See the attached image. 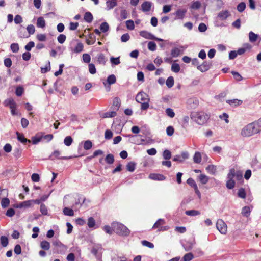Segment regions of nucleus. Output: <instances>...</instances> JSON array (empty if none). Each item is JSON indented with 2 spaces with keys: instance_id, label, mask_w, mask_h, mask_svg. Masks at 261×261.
<instances>
[{
  "instance_id": "nucleus-41",
  "label": "nucleus",
  "mask_w": 261,
  "mask_h": 261,
  "mask_svg": "<svg viewBox=\"0 0 261 261\" xmlns=\"http://www.w3.org/2000/svg\"><path fill=\"white\" fill-rule=\"evenodd\" d=\"M193 258V254L192 253L190 252L185 254L184 256H183L182 259L183 261H191Z\"/></svg>"
},
{
  "instance_id": "nucleus-36",
  "label": "nucleus",
  "mask_w": 261,
  "mask_h": 261,
  "mask_svg": "<svg viewBox=\"0 0 261 261\" xmlns=\"http://www.w3.org/2000/svg\"><path fill=\"white\" fill-rule=\"evenodd\" d=\"M107 82L109 85L114 84L116 82V78L114 74L110 75L108 77Z\"/></svg>"
},
{
  "instance_id": "nucleus-60",
  "label": "nucleus",
  "mask_w": 261,
  "mask_h": 261,
  "mask_svg": "<svg viewBox=\"0 0 261 261\" xmlns=\"http://www.w3.org/2000/svg\"><path fill=\"white\" fill-rule=\"evenodd\" d=\"M103 230L109 234H112L113 233V230L112 227H111L109 225H106L103 227Z\"/></svg>"
},
{
  "instance_id": "nucleus-53",
  "label": "nucleus",
  "mask_w": 261,
  "mask_h": 261,
  "mask_svg": "<svg viewBox=\"0 0 261 261\" xmlns=\"http://www.w3.org/2000/svg\"><path fill=\"white\" fill-rule=\"evenodd\" d=\"M165 112L166 115L170 118H173L175 116V113L171 108H167Z\"/></svg>"
},
{
  "instance_id": "nucleus-35",
  "label": "nucleus",
  "mask_w": 261,
  "mask_h": 261,
  "mask_svg": "<svg viewBox=\"0 0 261 261\" xmlns=\"http://www.w3.org/2000/svg\"><path fill=\"white\" fill-rule=\"evenodd\" d=\"M109 29V25L107 22H102L100 26V30L101 32L105 33Z\"/></svg>"
},
{
  "instance_id": "nucleus-56",
  "label": "nucleus",
  "mask_w": 261,
  "mask_h": 261,
  "mask_svg": "<svg viewBox=\"0 0 261 261\" xmlns=\"http://www.w3.org/2000/svg\"><path fill=\"white\" fill-rule=\"evenodd\" d=\"M246 192L243 188H240L238 190V196L241 198H245L246 197Z\"/></svg>"
},
{
  "instance_id": "nucleus-16",
  "label": "nucleus",
  "mask_w": 261,
  "mask_h": 261,
  "mask_svg": "<svg viewBox=\"0 0 261 261\" xmlns=\"http://www.w3.org/2000/svg\"><path fill=\"white\" fill-rule=\"evenodd\" d=\"M4 103L5 106L9 107L10 109H12L14 107H16V103L12 98H9L6 99Z\"/></svg>"
},
{
  "instance_id": "nucleus-32",
  "label": "nucleus",
  "mask_w": 261,
  "mask_h": 261,
  "mask_svg": "<svg viewBox=\"0 0 261 261\" xmlns=\"http://www.w3.org/2000/svg\"><path fill=\"white\" fill-rule=\"evenodd\" d=\"M116 115V112L115 110L107 112L103 114V118H112Z\"/></svg>"
},
{
  "instance_id": "nucleus-17",
  "label": "nucleus",
  "mask_w": 261,
  "mask_h": 261,
  "mask_svg": "<svg viewBox=\"0 0 261 261\" xmlns=\"http://www.w3.org/2000/svg\"><path fill=\"white\" fill-rule=\"evenodd\" d=\"M226 102L232 107L239 106L243 102L242 100H239L238 99L227 100Z\"/></svg>"
},
{
  "instance_id": "nucleus-31",
  "label": "nucleus",
  "mask_w": 261,
  "mask_h": 261,
  "mask_svg": "<svg viewBox=\"0 0 261 261\" xmlns=\"http://www.w3.org/2000/svg\"><path fill=\"white\" fill-rule=\"evenodd\" d=\"M120 106V100L118 97H115L113 100L114 110L117 111L119 109Z\"/></svg>"
},
{
  "instance_id": "nucleus-37",
  "label": "nucleus",
  "mask_w": 261,
  "mask_h": 261,
  "mask_svg": "<svg viewBox=\"0 0 261 261\" xmlns=\"http://www.w3.org/2000/svg\"><path fill=\"white\" fill-rule=\"evenodd\" d=\"M136 168V164L134 162H130L126 165V169L128 171L133 172Z\"/></svg>"
},
{
  "instance_id": "nucleus-62",
  "label": "nucleus",
  "mask_w": 261,
  "mask_h": 261,
  "mask_svg": "<svg viewBox=\"0 0 261 261\" xmlns=\"http://www.w3.org/2000/svg\"><path fill=\"white\" fill-rule=\"evenodd\" d=\"M120 16L122 19H126L128 17V13L126 10H122L121 11Z\"/></svg>"
},
{
  "instance_id": "nucleus-64",
  "label": "nucleus",
  "mask_w": 261,
  "mask_h": 261,
  "mask_svg": "<svg viewBox=\"0 0 261 261\" xmlns=\"http://www.w3.org/2000/svg\"><path fill=\"white\" fill-rule=\"evenodd\" d=\"M66 38V37L65 35L60 34L57 37V40L60 43L62 44L65 42Z\"/></svg>"
},
{
  "instance_id": "nucleus-40",
  "label": "nucleus",
  "mask_w": 261,
  "mask_h": 261,
  "mask_svg": "<svg viewBox=\"0 0 261 261\" xmlns=\"http://www.w3.org/2000/svg\"><path fill=\"white\" fill-rule=\"evenodd\" d=\"M97 61L99 63L105 65L106 62V60L103 54H100L97 57Z\"/></svg>"
},
{
  "instance_id": "nucleus-13",
  "label": "nucleus",
  "mask_w": 261,
  "mask_h": 261,
  "mask_svg": "<svg viewBox=\"0 0 261 261\" xmlns=\"http://www.w3.org/2000/svg\"><path fill=\"white\" fill-rule=\"evenodd\" d=\"M152 3L150 2L145 1L141 5V10L144 12H148L150 10Z\"/></svg>"
},
{
  "instance_id": "nucleus-33",
  "label": "nucleus",
  "mask_w": 261,
  "mask_h": 261,
  "mask_svg": "<svg viewBox=\"0 0 261 261\" xmlns=\"http://www.w3.org/2000/svg\"><path fill=\"white\" fill-rule=\"evenodd\" d=\"M174 84V78L172 76H169L166 80V84L167 86L170 88L172 87Z\"/></svg>"
},
{
  "instance_id": "nucleus-20",
  "label": "nucleus",
  "mask_w": 261,
  "mask_h": 261,
  "mask_svg": "<svg viewBox=\"0 0 261 261\" xmlns=\"http://www.w3.org/2000/svg\"><path fill=\"white\" fill-rule=\"evenodd\" d=\"M149 178L156 180H163L165 179V177L163 175L160 174H150Z\"/></svg>"
},
{
  "instance_id": "nucleus-5",
  "label": "nucleus",
  "mask_w": 261,
  "mask_h": 261,
  "mask_svg": "<svg viewBox=\"0 0 261 261\" xmlns=\"http://www.w3.org/2000/svg\"><path fill=\"white\" fill-rule=\"evenodd\" d=\"M165 224V221L163 219H159L154 224L152 228H158L159 231H164L168 230L169 227L167 226H163L162 225Z\"/></svg>"
},
{
  "instance_id": "nucleus-50",
  "label": "nucleus",
  "mask_w": 261,
  "mask_h": 261,
  "mask_svg": "<svg viewBox=\"0 0 261 261\" xmlns=\"http://www.w3.org/2000/svg\"><path fill=\"white\" fill-rule=\"evenodd\" d=\"M246 8V4L244 2L239 3L237 7V10L239 12H243Z\"/></svg>"
},
{
  "instance_id": "nucleus-19",
  "label": "nucleus",
  "mask_w": 261,
  "mask_h": 261,
  "mask_svg": "<svg viewBox=\"0 0 261 261\" xmlns=\"http://www.w3.org/2000/svg\"><path fill=\"white\" fill-rule=\"evenodd\" d=\"M106 9L107 10H111L117 6V3L116 0H108L106 3Z\"/></svg>"
},
{
  "instance_id": "nucleus-49",
  "label": "nucleus",
  "mask_w": 261,
  "mask_h": 261,
  "mask_svg": "<svg viewBox=\"0 0 261 261\" xmlns=\"http://www.w3.org/2000/svg\"><path fill=\"white\" fill-rule=\"evenodd\" d=\"M10 203V200L7 198H4L2 199L1 201V205L3 208H6L8 207Z\"/></svg>"
},
{
  "instance_id": "nucleus-52",
  "label": "nucleus",
  "mask_w": 261,
  "mask_h": 261,
  "mask_svg": "<svg viewBox=\"0 0 261 261\" xmlns=\"http://www.w3.org/2000/svg\"><path fill=\"white\" fill-rule=\"evenodd\" d=\"M126 26L128 30H134L135 28L134 21L132 20H127L126 21Z\"/></svg>"
},
{
  "instance_id": "nucleus-25",
  "label": "nucleus",
  "mask_w": 261,
  "mask_h": 261,
  "mask_svg": "<svg viewBox=\"0 0 261 261\" xmlns=\"http://www.w3.org/2000/svg\"><path fill=\"white\" fill-rule=\"evenodd\" d=\"M251 213V209L249 206H244L242 210V214L246 217H248Z\"/></svg>"
},
{
  "instance_id": "nucleus-27",
  "label": "nucleus",
  "mask_w": 261,
  "mask_h": 261,
  "mask_svg": "<svg viewBox=\"0 0 261 261\" xmlns=\"http://www.w3.org/2000/svg\"><path fill=\"white\" fill-rule=\"evenodd\" d=\"M84 18L86 22L90 23L92 21L93 17L90 12H87L85 13Z\"/></svg>"
},
{
  "instance_id": "nucleus-18",
  "label": "nucleus",
  "mask_w": 261,
  "mask_h": 261,
  "mask_svg": "<svg viewBox=\"0 0 261 261\" xmlns=\"http://www.w3.org/2000/svg\"><path fill=\"white\" fill-rule=\"evenodd\" d=\"M140 35L146 39L153 40V39L155 38V36L154 35L146 31H141L140 32Z\"/></svg>"
},
{
  "instance_id": "nucleus-11",
  "label": "nucleus",
  "mask_w": 261,
  "mask_h": 261,
  "mask_svg": "<svg viewBox=\"0 0 261 261\" xmlns=\"http://www.w3.org/2000/svg\"><path fill=\"white\" fill-rule=\"evenodd\" d=\"M212 64L211 62L204 61L202 64L197 66V68L202 72L207 71L211 67Z\"/></svg>"
},
{
  "instance_id": "nucleus-39",
  "label": "nucleus",
  "mask_w": 261,
  "mask_h": 261,
  "mask_svg": "<svg viewBox=\"0 0 261 261\" xmlns=\"http://www.w3.org/2000/svg\"><path fill=\"white\" fill-rule=\"evenodd\" d=\"M105 160L108 164H112L114 162V156L112 154H109L106 156Z\"/></svg>"
},
{
  "instance_id": "nucleus-46",
  "label": "nucleus",
  "mask_w": 261,
  "mask_h": 261,
  "mask_svg": "<svg viewBox=\"0 0 261 261\" xmlns=\"http://www.w3.org/2000/svg\"><path fill=\"white\" fill-rule=\"evenodd\" d=\"M40 211L43 215H47L48 214V210L45 205L43 203L40 204Z\"/></svg>"
},
{
  "instance_id": "nucleus-24",
  "label": "nucleus",
  "mask_w": 261,
  "mask_h": 261,
  "mask_svg": "<svg viewBox=\"0 0 261 261\" xmlns=\"http://www.w3.org/2000/svg\"><path fill=\"white\" fill-rule=\"evenodd\" d=\"M199 180L202 184H206L209 180V177L205 174H201L198 176Z\"/></svg>"
},
{
  "instance_id": "nucleus-6",
  "label": "nucleus",
  "mask_w": 261,
  "mask_h": 261,
  "mask_svg": "<svg viewBox=\"0 0 261 261\" xmlns=\"http://www.w3.org/2000/svg\"><path fill=\"white\" fill-rule=\"evenodd\" d=\"M216 227L221 234H225L226 233L227 227L224 221L222 219L218 220Z\"/></svg>"
},
{
  "instance_id": "nucleus-3",
  "label": "nucleus",
  "mask_w": 261,
  "mask_h": 261,
  "mask_svg": "<svg viewBox=\"0 0 261 261\" xmlns=\"http://www.w3.org/2000/svg\"><path fill=\"white\" fill-rule=\"evenodd\" d=\"M112 227L113 231L117 234L124 236H127L130 233L129 230L121 223L113 222L112 224Z\"/></svg>"
},
{
  "instance_id": "nucleus-34",
  "label": "nucleus",
  "mask_w": 261,
  "mask_h": 261,
  "mask_svg": "<svg viewBox=\"0 0 261 261\" xmlns=\"http://www.w3.org/2000/svg\"><path fill=\"white\" fill-rule=\"evenodd\" d=\"M63 213L66 216H73L74 215V212L73 210L68 207H65L63 209Z\"/></svg>"
},
{
  "instance_id": "nucleus-29",
  "label": "nucleus",
  "mask_w": 261,
  "mask_h": 261,
  "mask_svg": "<svg viewBox=\"0 0 261 261\" xmlns=\"http://www.w3.org/2000/svg\"><path fill=\"white\" fill-rule=\"evenodd\" d=\"M50 243L47 241H43L40 243L41 248L45 250H48L50 248Z\"/></svg>"
},
{
  "instance_id": "nucleus-28",
  "label": "nucleus",
  "mask_w": 261,
  "mask_h": 261,
  "mask_svg": "<svg viewBox=\"0 0 261 261\" xmlns=\"http://www.w3.org/2000/svg\"><path fill=\"white\" fill-rule=\"evenodd\" d=\"M193 161L195 163H200L201 161V155L199 152H196L193 156Z\"/></svg>"
},
{
  "instance_id": "nucleus-4",
  "label": "nucleus",
  "mask_w": 261,
  "mask_h": 261,
  "mask_svg": "<svg viewBox=\"0 0 261 261\" xmlns=\"http://www.w3.org/2000/svg\"><path fill=\"white\" fill-rule=\"evenodd\" d=\"M102 247L99 244H94L91 250V253L93 254L99 261H102Z\"/></svg>"
},
{
  "instance_id": "nucleus-48",
  "label": "nucleus",
  "mask_w": 261,
  "mask_h": 261,
  "mask_svg": "<svg viewBox=\"0 0 261 261\" xmlns=\"http://www.w3.org/2000/svg\"><path fill=\"white\" fill-rule=\"evenodd\" d=\"M180 70V66L177 63H173L171 66V70L175 73H178Z\"/></svg>"
},
{
  "instance_id": "nucleus-22",
  "label": "nucleus",
  "mask_w": 261,
  "mask_h": 261,
  "mask_svg": "<svg viewBox=\"0 0 261 261\" xmlns=\"http://www.w3.org/2000/svg\"><path fill=\"white\" fill-rule=\"evenodd\" d=\"M37 26L38 28H44L45 27V21L42 17H39L37 18Z\"/></svg>"
},
{
  "instance_id": "nucleus-42",
  "label": "nucleus",
  "mask_w": 261,
  "mask_h": 261,
  "mask_svg": "<svg viewBox=\"0 0 261 261\" xmlns=\"http://www.w3.org/2000/svg\"><path fill=\"white\" fill-rule=\"evenodd\" d=\"M73 142V139L71 136H67L64 140V143L67 146H69L71 145Z\"/></svg>"
},
{
  "instance_id": "nucleus-57",
  "label": "nucleus",
  "mask_w": 261,
  "mask_h": 261,
  "mask_svg": "<svg viewBox=\"0 0 261 261\" xmlns=\"http://www.w3.org/2000/svg\"><path fill=\"white\" fill-rule=\"evenodd\" d=\"M235 186V182L233 180H228L226 182V187L228 189H232Z\"/></svg>"
},
{
  "instance_id": "nucleus-26",
  "label": "nucleus",
  "mask_w": 261,
  "mask_h": 261,
  "mask_svg": "<svg viewBox=\"0 0 261 261\" xmlns=\"http://www.w3.org/2000/svg\"><path fill=\"white\" fill-rule=\"evenodd\" d=\"M185 214L190 216H197L200 214V213L199 211L195 210H188L185 212Z\"/></svg>"
},
{
  "instance_id": "nucleus-45",
  "label": "nucleus",
  "mask_w": 261,
  "mask_h": 261,
  "mask_svg": "<svg viewBox=\"0 0 261 261\" xmlns=\"http://www.w3.org/2000/svg\"><path fill=\"white\" fill-rule=\"evenodd\" d=\"M92 147V143L90 140H87L84 142L83 147L85 150H89Z\"/></svg>"
},
{
  "instance_id": "nucleus-38",
  "label": "nucleus",
  "mask_w": 261,
  "mask_h": 261,
  "mask_svg": "<svg viewBox=\"0 0 261 261\" xmlns=\"http://www.w3.org/2000/svg\"><path fill=\"white\" fill-rule=\"evenodd\" d=\"M1 244L4 247H6L8 244V239L7 237L2 236L0 238Z\"/></svg>"
},
{
  "instance_id": "nucleus-51",
  "label": "nucleus",
  "mask_w": 261,
  "mask_h": 261,
  "mask_svg": "<svg viewBox=\"0 0 261 261\" xmlns=\"http://www.w3.org/2000/svg\"><path fill=\"white\" fill-rule=\"evenodd\" d=\"M148 48L150 51H154L156 49V45L154 42L150 41L148 43Z\"/></svg>"
},
{
  "instance_id": "nucleus-54",
  "label": "nucleus",
  "mask_w": 261,
  "mask_h": 261,
  "mask_svg": "<svg viewBox=\"0 0 261 261\" xmlns=\"http://www.w3.org/2000/svg\"><path fill=\"white\" fill-rule=\"evenodd\" d=\"M163 156L165 160H169L171 158V152L169 150H165L163 152Z\"/></svg>"
},
{
  "instance_id": "nucleus-10",
  "label": "nucleus",
  "mask_w": 261,
  "mask_h": 261,
  "mask_svg": "<svg viewBox=\"0 0 261 261\" xmlns=\"http://www.w3.org/2000/svg\"><path fill=\"white\" fill-rule=\"evenodd\" d=\"M189 153L187 152H182L181 155H176L173 160L175 162H182L186 159H188Z\"/></svg>"
},
{
  "instance_id": "nucleus-55",
  "label": "nucleus",
  "mask_w": 261,
  "mask_h": 261,
  "mask_svg": "<svg viewBox=\"0 0 261 261\" xmlns=\"http://www.w3.org/2000/svg\"><path fill=\"white\" fill-rule=\"evenodd\" d=\"M10 48L12 51L14 53H17L19 49L18 43H12L10 46Z\"/></svg>"
},
{
  "instance_id": "nucleus-12",
  "label": "nucleus",
  "mask_w": 261,
  "mask_h": 261,
  "mask_svg": "<svg viewBox=\"0 0 261 261\" xmlns=\"http://www.w3.org/2000/svg\"><path fill=\"white\" fill-rule=\"evenodd\" d=\"M60 152L58 150H55L54 151L52 154L49 156V159L53 160L55 159H63V160H67L68 159H70L71 157H60Z\"/></svg>"
},
{
  "instance_id": "nucleus-21",
  "label": "nucleus",
  "mask_w": 261,
  "mask_h": 261,
  "mask_svg": "<svg viewBox=\"0 0 261 261\" xmlns=\"http://www.w3.org/2000/svg\"><path fill=\"white\" fill-rule=\"evenodd\" d=\"M16 135H17V138L18 140L20 142H21V143H25L27 142H30V140L26 139L24 137V136L23 135V134H21V133H19L18 132H17Z\"/></svg>"
},
{
  "instance_id": "nucleus-58",
  "label": "nucleus",
  "mask_w": 261,
  "mask_h": 261,
  "mask_svg": "<svg viewBox=\"0 0 261 261\" xmlns=\"http://www.w3.org/2000/svg\"><path fill=\"white\" fill-rule=\"evenodd\" d=\"M88 67H89V71L91 74H94L96 73V70L95 65L93 64L89 63L88 65Z\"/></svg>"
},
{
  "instance_id": "nucleus-23",
  "label": "nucleus",
  "mask_w": 261,
  "mask_h": 261,
  "mask_svg": "<svg viewBox=\"0 0 261 261\" xmlns=\"http://www.w3.org/2000/svg\"><path fill=\"white\" fill-rule=\"evenodd\" d=\"M248 37L249 41L251 43H253L256 41L258 38V35L255 34L252 31H250L249 33Z\"/></svg>"
},
{
  "instance_id": "nucleus-2",
  "label": "nucleus",
  "mask_w": 261,
  "mask_h": 261,
  "mask_svg": "<svg viewBox=\"0 0 261 261\" xmlns=\"http://www.w3.org/2000/svg\"><path fill=\"white\" fill-rule=\"evenodd\" d=\"M191 119L199 125H203L210 118V115L204 112H194L191 114Z\"/></svg>"
},
{
  "instance_id": "nucleus-61",
  "label": "nucleus",
  "mask_w": 261,
  "mask_h": 261,
  "mask_svg": "<svg viewBox=\"0 0 261 261\" xmlns=\"http://www.w3.org/2000/svg\"><path fill=\"white\" fill-rule=\"evenodd\" d=\"M110 61L112 64L115 65H117L120 63L119 57L114 58L112 57L110 58Z\"/></svg>"
},
{
  "instance_id": "nucleus-14",
  "label": "nucleus",
  "mask_w": 261,
  "mask_h": 261,
  "mask_svg": "<svg viewBox=\"0 0 261 261\" xmlns=\"http://www.w3.org/2000/svg\"><path fill=\"white\" fill-rule=\"evenodd\" d=\"M83 44L81 42H78L75 48L70 47L69 49L71 51L75 53H80L83 50Z\"/></svg>"
},
{
  "instance_id": "nucleus-7",
  "label": "nucleus",
  "mask_w": 261,
  "mask_h": 261,
  "mask_svg": "<svg viewBox=\"0 0 261 261\" xmlns=\"http://www.w3.org/2000/svg\"><path fill=\"white\" fill-rule=\"evenodd\" d=\"M149 97L148 94L143 91L139 92L136 96V100L138 103H141L144 101H149Z\"/></svg>"
},
{
  "instance_id": "nucleus-59",
  "label": "nucleus",
  "mask_w": 261,
  "mask_h": 261,
  "mask_svg": "<svg viewBox=\"0 0 261 261\" xmlns=\"http://www.w3.org/2000/svg\"><path fill=\"white\" fill-rule=\"evenodd\" d=\"M95 224V220L93 217H90L88 219V226L89 228H92L94 226Z\"/></svg>"
},
{
  "instance_id": "nucleus-8",
  "label": "nucleus",
  "mask_w": 261,
  "mask_h": 261,
  "mask_svg": "<svg viewBox=\"0 0 261 261\" xmlns=\"http://www.w3.org/2000/svg\"><path fill=\"white\" fill-rule=\"evenodd\" d=\"M230 15V12L228 10H222L218 13L217 19L221 21H224L226 20Z\"/></svg>"
},
{
  "instance_id": "nucleus-9",
  "label": "nucleus",
  "mask_w": 261,
  "mask_h": 261,
  "mask_svg": "<svg viewBox=\"0 0 261 261\" xmlns=\"http://www.w3.org/2000/svg\"><path fill=\"white\" fill-rule=\"evenodd\" d=\"M186 13L187 10L185 9H179L177 10V11L174 14L175 15L174 19H183L185 17Z\"/></svg>"
},
{
  "instance_id": "nucleus-63",
  "label": "nucleus",
  "mask_w": 261,
  "mask_h": 261,
  "mask_svg": "<svg viewBox=\"0 0 261 261\" xmlns=\"http://www.w3.org/2000/svg\"><path fill=\"white\" fill-rule=\"evenodd\" d=\"M83 60L84 62L89 63L91 60V57L88 54H84L83 55Z\"/></svg>"
},
{
  "instance_id": "nucleus-47",
  "label": "nucleus",
  "mask_w": 261,
  "mask_h": 261,
  "mask_svg": "<svg viewBox=\"0 0 261 261\" xmlns=\"http://www.w3.org/2000/svg\"><path fill=\"white\" fill-rule=\"evenodd\" d=\"M27 30L28 32V33H27L28 35H29V37L30 35H32L35 33V29L33 25L30 24V25H28V27L27 28Z\"/></svg>"
},
{
  "instance_id": "nucleus-43",
  "label": "nucleus",
  "mask_w": 261,
  "mask_h": 261,
  "mask_svg": "<svg viewBox=\"0 0 261 261\" xmlns=\"http://www.w3.org/2000/svg\"><path fill=\"white\" fill-rule=\"evenodd\" d=\"M236 171L234 168L230 169L228 174H227V179L228 180H233V178L235 177Z\"/></svg>"
},
{
  "instance_id": "nucleus-15",
  "label": "nucleus",
  "mask_w": 261,
  "mask_h": 261,
  "mask_svg": "<svg viewBox=\"0 0 261 261\" xmlns=\"http://www.w3.org/2000/svg\"><path fill=\"white\" fill-rule=\"evenodd\" d=\"M18 35L20 38H28L29 35L24 27L20 25L18 30Z\"/></svg>"
},
{
  "instance_id": "nucleus-1",
  "label": "nucleus",
  "mask_w": 261,
  "mask_h": 261,
  "mask_svg": "<svg viewBox=\"0 0 261 261\" xmlns=\"http://www.w3.org/2000/svg\"><path fill=\"white\" fill-rule=\"evenodd\" d=\"M261 131V119L247 124L241 132V135L244 137H248L257 134Z\"/></svg>"
},
{
  "instance_id": "nucleus-44",
  "label": "nucleus",
  "mask_w": 261,
  "mask_h": 261,
  "mask_svg": "<svg viewBox=\"0 0 261 261\" xmlns=\"http://www.w3.org/2000/svg\"><path fill=\"white\" fill-rule=\"evenodd\" d=\"M180 53V50L177 47H175L171 50V55L173 57H178Z\"/></svg>"
},
{
  "instance_id": "nucleus-30",
  "label": "nucleus",
  "mask_w": 261,
  "mask_h": 261,
  "mask_svg": "<svg viewBox=\"0 0 261 261\" xmlns=\"http://www.w3.org/2000/svg\"><path fill=\"white\" fill-rule=\"evenodd\" d=\"M206 170L211 174L214 175L216 172V166L214 165H209L206 168Z\"/></svg>"
}]
</instances>
